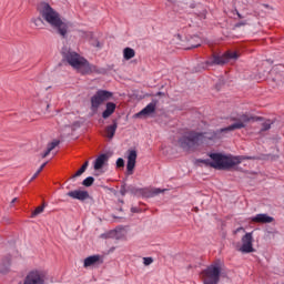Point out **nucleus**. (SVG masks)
<instances>
[{
	"label": "nucleus",
	"instance_id": "c03bdc74",
	"mask_svg": "<svg viewBox=\"0 0 284 284\" xmlns=\"http://www.w3.org/2000/svg\"><path fill=\"white\" fill-rule=\"evenodd\" d=\"M161 94H163V92H158V97H161Z\"/></svg>",
	"mask_w": 284,
	"mask_h": 284
},
{
	"label": "nucleus",
	"instance_id": "0eeeda50",
	"mask_svg": "<svg viewBox=\"0 0 284 284\" xmlns=\"http://www.w3.org/2000/svg\"><path fill=\"white\" fill-rule=\"evenodd\" d=\"M203 284H219L221 282V260H216L201 272Z\"/></svg>",
	"mask_w": 284,
	"mask_h": 284
},
{
	"label": "nucleus",
	"instance_id": "5701e85b",
	"mask_svg": "<svg viewBox=\"0 0 284 284\" xmlns=\"http://www.w3.org/2000/svg\"><path fill=\"white\" fill-rule=\"evenodd\" d=\"M191 39L192 41H195V44H191L190 47L185 48V50H194V48H201V38H199V36H194Z\"/></svg>",
	"mask_w": 284,
	"mask_h": 284
},
{
	"label": "nucleus",
	"instance_id": "72a5a7b5",
	"mask_svg": "<svg viewBox=\"0 0 284 284\" xmlns=\"http://www.w3.org/2000/svg\"><path fill=\"white\" fill-rule=\"evenodd\" d=\"M120 194L122 196H125V194H128V187H125V184L121 185Z\"/></svg>",
	"mask_w": 284,
	"mask_h": 284
},
{
	"label": "nucleus",
	"instance_id": "473e14b6",
	"mask_svg": "<svg viewBox=\"0 0 284 284\" xmlns=\"http://www.w3.org/2000/svg\"><path fill=\"white\" fill-rule=\"evenodd\" d=\"M152 263H154V258H152V257H144L143 258V264L144 265H152Z\"/></svg>",
	"mask_w": 284,
	"mask_h": 284
},
{
	"label": "nucleus",
	"instance_id": "b1692460",
	"mask_svg": "<svg viewBox=\"0 0 284 284\" xmlns=\"http://www.w3.org/2000/svg\"><path fill=\"white\" fill-rule=\"evenodd\" d=\"M262 161H277L278 155L277 154H262L261 155Z\"/></svg>",
	"mask_w": 284,
	"mask_h": 284
},
{
	"label": "nucleus",
	"instance_id": "f3484780",
	"mask_svg": "<svg viewBox=\"0 0 284 284\" xmlns=\"http://www.w3.org/2000/svg\"><path fill=\"white\" fill-rule=\"evenodd\" d=\"M10 265H12V255L9 254L1 261L0 274H8V272H10Z\"/></svg>",
	"mask_w": 284,
	"mask_h": 284
},
{
	"label": "nucleus",
	"instance_id": "49530a36",
	"mask_svg": "<svg viewBox=\"0 0 284 284\" xmlns=\"http://www.w3.org/2000/svg\"><path fill=\"white\" fill-rule=\"evenodd\" d=\"M73 125H79V122H74Z\"/></svg>",
	"mask_w": 284,
	"mask_h": 284
},
{
	"label": "nucleus",
	"instance_id": "a18cd8bd",
	"mask_svg": "<svg viewBox=\"0 0 284 284\" xmlns=\"http://www.w3.org/2000/svg\"><path fill=\"white\" fill-rule=\"evenodd\" d=\"M119 210V212H123V207H120V209H118Z\"/></svg>",
	"mask_w": 284,
	"mask_h": 284
},
{
	"label": "nucleus",
	"instance_id": "09e8293b",
	"mask_svg": "<svg viewBox=\"0 0 284 284\" xmlns=\"http://www.w3.org/2000/svg\"><path fill=\"white\" fill-rule=\"evenodd\" d=\"M113 219H118V217L113 215ZM119 219H123V217H119Z\"/></svg>",
	"mask_w": 284,
	"mask_h": 284
},
{
	"label": "nucleus",
	"instance_id": "6e6552de",
	"mask_svg": "<svg viewBox=\"0 0 284 284\" xmlns=\"http://www.w3.org/2000/svg\"><path fill=\"white\" fill-rule=\"evenodd\" d=\"M114 97V93L108 90H98L93 97H91V110L97 112L104 101H110Z\"/></svg>",
	"mask_w": 284,
	"mask_h": 284
},
{
	"label": "nucleus",
	"instance_id": "f03ea898",
	"mask_svg": "<svg viewBox=\"0 0 284 284\" xmlns=\"http://www.w3.org/2000/svg\"><path fill=\"white\" fill-rule=\"evenodd\" d=\"M61 54L62 61H67V63L80 74H103V69H99L98 65L90 63L88 59L81 57V54L75 51L68 49V47L62 48Z\"/></svg>",
	"mask_w": 284,
	"mask_h": 284
},
{
	"label": "nucleus",
	"instance_id": "f704fd0d",
	"mask_svg": "<svg viewBox=\"0 0 284 284\" xmlns=\"http://www.w3.org/2000/svg\"><path fill=\"white\" fill-rule=\"evenodd\" d=\"M242 26H247V21H240L235 23L234 28H241Z\"/></svg>",
	"mask_w": 284,
	"mask_h": 284
},
{
	"label": "nucleus",
	"instance_id": "4c0bfd02",
	"mask_svg": "<svg viewBox=\"0 0 284 284\" xmlns=\"http://www.w3.org/2000/svg\"><path fill=\"white\" fill-rule=\"evenodd\" d=\"M39 171L36 172V174L30 179V183H32V181H34V179H37V176H39Z\"/></svg>",
	"mask_w": 284,
	"mask_h": 284
},
{
	"label": "nucleus",
	"instance_id": "58836bf2",
	"mask_svg": "<svg viewBox=\"0 0 284 284\" xmlns=\"http://www.w3.org/2000/svg\"><path fill=\"white\" fill-rule=\"evenodd\" d=\"M276 73H277L276 69H273V70L270 71V77H274V74H276Z\"/></svg>",
	"mask_w": 284,
	"mask_h": 284
},
{
	"label": "nucleus",
	"instance_id": "4be33fe9",
	"mask_svg": "<svg viewBox=\"0 0 284 284\" xmlns=\"http://www.w3.org/2000/svg\"><path fill=\"white\" fill-rule=\"evenodd\" d=\"M47 205L48 204L45 202H43L42 205L38 206L34 211H32L31 219H34V216H39V214H42V212L45 210Z\"/></svg>",
	"mask_w": 284,
	"mask_h": 284
},
{
	"label": "nucleus",
	"instance_id": "7ed1b4c3",
	"mask_svg": "<svg viewBox=\"0 0 284 284\" xmlns=\"http://www.w3.org/2000/svg\"><path fill=\"white\" fill-rule=\"evenodd\" d=\"M231 120L235 121V123L226 128L213 132H200V134L203 135V143H205L206 140L214 141V139H221V134H223V132H234V130H243V128H245V123H256V121H263V116H254L245 113L237 118H231Z\"/></svg>",
	"mask_w": 284,
	"mask_h": 284
},
{
	"label": "nucleus",
	"instance_id": "1a4fd4ad",
	"mask_svg": "<svg viewBox=\"0 0 284 284\" xmlns=\"http://www.w3.org/2000/svg\"><path fill=\"white\" fill-rule=\"evenodd\" d=\"M252 243H254L252 233H246L242 236V246L240 247V252H242V254H252V252H256Z\"/></svg>",
	"mask_w": 284,
	"mask_h": 284
},
{
	"label": "nucleus",
	"instance_id": "6ab92c4d",
	"mask_svg": "<svg viewBox=\"0 0 284 284\" xmlns=\"http://www.w3.org/2000/svg\"><path fill=\"white\" fill-rule=\"evenodd\" d=\"M116 128H119V122L116 120H113L112 124L105 128L108 139H114V134H116Z\"/></svg>",
	"mask_w": 284,
	"mask_h": 284
},
{
	"label": "nucleus",
	"instance_id": "2f4dec72",
	"mask_svg": "<svg viewBox=\"0 0 284 284\" xmlns=\"http://www.w3.org/2000/svg\"><path fill=\"white\" fill-rule=\"evenodd\" d=\"M116 168H125V160H123V158L116 160Z\"/></svg>",
	"mask_w": 284,
	"mask_h": 284
},
{
	"label": "nucleus",
	"instance_id": "c85d7f7f",
	"mask_svg": "<svg viewBox=\"0 0 284 284\" xmlns=\"http://www.w3.org/2000/svg\"><path fill=\"white\" fill-rule=\"evenodd\" d=\"M59 143H61V141L54 140L53 142L48 144L47 150L52 152V150H54V148H57V145H59Z\"/></svg>",
	"mask_w": 284,
	"mask_h": 284
},
{
	"label": "nucleus",
	"instance_id": "f8f14e48",
	"mask_svg": "<svg viewBox=\"0 0 284 284\" xmlns=\"http://www.w3.org/2000/svg\"><path fill=\"white\" fill-rule=\"evenodd\" d=\"M168 189H141L140 195L144 199H154V196H159V194H163Z\"/></svg>",
	"mask_w": 284,
	"mask_h": 284
},
{
	"label": "nucleus",
	"instance_id": "aec40b11",
	"mask_svg": "<svg viewBox=\"0 0 284 284\" xmlns=\"http://www.w3.org/2000/svg\"><path fill=\"white\" fill-rule=\"evenodd\" d=\"M134 57H136V51H134V49L130 47L124 48L123 58L125 61H130V59H134Z\"/></svg>",
	"mask_w": 284,
	"mask_h": 284
},
{
	"label": "nucleus",
	"instance_id": "a211bd4d",
	"mask_svg": "<svg viewBox=\"0 0 284 284\" xmlns=\"http://www.w3.org/2000/svg\"><path fill=\"white\" fill-rule=\"evenodd\" d=\"M115 110H116V104L114 102H108L106 109L102 112V118L110 119V116L114 114Z\"/></svg>",
	"mask_w": 284,
	"mask_h": 284
},
{
	"label": "nucleus",
	"instance_id": "de8ad7c7",
	"mask_svg": "<svg viewBox=\"0 0 284 284\" xmlns=\"http://www.w3.org/2000/svg\"><path fill=\"white\" fill-rule=\"evenodd\" d=\"M235 170H237V171H239V170H241V168L236 166V168H235Z\"/></svg>",
	"mask_w": 284,
	"mask_h": 284
},
{
	"label": "nucleus",
	"instance_id": "412c9836",
	"mask_svg": "<svg viewBox=\"0 0 284 284\" xmlns=\"http://www.w3.org/2000/svg\"><path fill=\"white\" fill-rule=\"evenodd\" d=\"M88 165H90V162L85 161L83 165L75 172V174L71 176V179H77V176H81V174H83L88 170Z\"/></svg>",
	"mask_w": 284,
	"mask_h": 284
},
{
	"label": "nucleus",
	"instance_id": "f257e3e1",
	"mask_svg": "<svg viewBox=\"0 0 284 284\" xmlns=\"http://www.w3.org/2000/svg\"><path fill=\"white\" fill-rule=\"evenodd\" d=\"M210 159L203 160L199 159L197 163H203L205 168H213L214 170H231L232 168H236V165H241L243 161H255V156H229L223 153H210Z\"/></svg>",
	"mask_w": 284,
	"mask_h": 284
},
{
	"label": "nucleus",
	"instance_id": "c9c22d12",
	"mask_svg": "<svg viewBox=\"0 0 284 284\" xmlns=\"http://www.w3.org/2000/svg\"><path fill=\"white\" fill-rule=\"evenodd\" d=\"M45 165H48V162H44L38 170V174H41V172H43V168H45Z\"/></svg>",
	"mask_w": 284,
	"mask_h": 284
},
{
	"label": "nucleus",
	"instance_id": "8fccbe9b",
	"mask_svg": "<svg viewBox=\"0 0 284 284\" xmlns=\"http://www.w3.org/2000/svg\"><path fill=\"white\" fill-rule=\"evenodd\" d=\"M50 97H51V95L49 94V95L47 97V99H50Z\"/></svg>",
	"mask_w": 284,
	"mask_h": 284
},
{
	"label": "nucleus",
	"instance_id": "79ce46f5",
	"mask_svg": "<svg viewBox=\"0 0 284 284\" xmlns=\"http://www.w3.org/2000/svg\"><path fill=\"white\" fill-rule=\"evenodd\" d=\"M18 199L14 197L12 201H11V205H14V203H17Z\"/></svg>",
	"mask_w": 284,
	"mask_h": 284
},
{
	"label": "nucleus",
	"instance_id": "dca6fc26",
	"mask_svg": "<svg viewBox=\"0 0 284 284\" xmlns=\"http://www.w3.org/2000/svg\"><path fill=\"white\" fill-rule=\"evenodd\" d=\"M251 221L252 223H262V224H265V223H273L274 221V217L265 214V213H260L253 217H251Z\"/></svg>",
	"mask_w": 284,
	"mask_h": 284
},
{
	"label": "nucleus",
	"instance_id": "20e7f679",
	"mask_svg": "<svg viewBox=\"0 0 284 284\" xmlns=\"http://www.w3.org/2000/svg\"><path fill=\"white\" fill-rule=\"evenodd\" d=\"M42 19L50 23V26L62 37V39H68V28H70V22L61 20V16L48 3H42L40 10Z\"/></svg>",
	"mask_w": 284,
	"mask_h": 284
},
{
	"label": "nucleus",
	"instance_id": "4468645a",
	"mask_svg": "<svg viewBox=\"0 0 284 284\" xmlns=\"http://www.w3.org/2000/svg\"><path fill=\"white\" fill-rule=\"evenodd\" d=\"M92 265H103V257L101 255H91L84 258L83 267H92Z\"/></svg>",
	"mask_w": 284,
	"mask_h": 284
},
{
	"label": "nucleus",
	"instance_id": "393cba45",
	"mask_svg": "<svg viewBox=\"0 0 284 284\" xmlns=\"http://www.w3.org/2000/svg\"><path fill=\"white\" fill-rule=\"evenodd\" d=\"M82 185L84 187H92V185H94V178L92 176H88L82 181Z\"/></svg>",
	"mask_w": 284,
	"mask_h": 284
},
{
	"label": "nucleus",
	"instance_id": "7c9ffc66",
	"mask_svg": "<svg viewBox=\"0 0 284 284\" xmlns=\"http://www.w3.org/2000/svg\"><path fill=\"white\" fill-rule=\"evenodd\" d=\"M40 105H41V108H44L45 112H48V110H50V101H48V100L41 101Z\"/></svg>",
	"mask_w": 284,
	"mask_h": 284
},
{
	"label": "nucleus",
	"instance_id": "e433bc0d",
	"mask_svg": "<svg viewBox=\"0 0 284 284\" xmlns=\"http://www.w3.org/2000/svg\"><path fill=\"white\" fill-rule=\"evenodd\" d=\"M50 152H52V151H49L48 149H47V151L44 152V153H42V159H45V156H48L49 154H50Z\"/></svg>",
	"mask_w": 284,
	"mask_h": 284
},
{
	"label": "nucleus",
	"instance_id": "cd10ccee",
	"mask_svg": "<svg viewBox=\"0 0 284 284\" xmlns=\"http://www.w3.org/2000/svg\"><path fill=\"white\" fill-rule=\"evenodd\" d=\"M32 23H34L36 28H43V19L41 18H33Z\"/></svg>",
	"mask_w": 284,
	"mask_h": 284
},
{
	"label": "nucleus",
	"instance_id": "9d476101",
	"mask_svg": "<svg viewBox=\"0 0 284 284\" xmlns=\"http://www.w3.org/2000/svg\"><path fill=\"white\" fill-rule=\"evenodd\" d=\"M136 150L129 151L128 163H126V174H134V168H136Z\"/></svg>",
	"mask_w": 284,
	"mask_h": 284
},
{
	"label": "nucleus",
	"instance_id": "a19ab883",
	"mask_svg": "<svg viewBox=\"0 0 284 284\" xmlns=\"http://www.w3.org/2000/svg\"><path fill=\"white\" fill-rule=\"evenodd\" d=\"M235 12H236L239 19H243V16H242L241 13H239V10H237V9H235Z\"/></svg>",
	"mask_w": 284,
	"mask_h": 284
},
{
	"label": "nucleus",
	"instance_id": "37998d69",
	"mask_svg": "<svg viewBox=\"0 0 284 284\" xmlns=\"http://www.w3.org/2000/svg\"><path fill=\"white\" fill-rule=\"evenodd\" d=\"M193 212H199V207L195 206V207L193 209Z\"/></svg>",
	"mask_w": 284,
	"mask_h": 284
},
{
	"label": "nucleus",
	"instance_id": "2eb2a0df",
	"mask_svg": "<svg viewBox=\"0 0 284 284\" xmlns=\"http://www.w3.org/2000/svg\"><path fill=\"white\" fill-rule=\"evenodd\" d=\"M108 161H110V155H108V153L100 154L94 161V170H102L103 165H105Z\"/></svg>",
	"mask_w": 284,
	"mask_h": 284
},
{
	"label": "nucleus",
	"instance_id": "ddd939ff",
	"mask_svg": "<svg viewBox=\"0 0 284 284\" xmlns=\"http://www.w3.org/2000/svg\"><path fill=\"white\" fill-rule=\"evenodd\" d=\"M70 199H75L77 201H88L90 193L88 191L74 190L67 193Z\"/></svg>",
	"mask_w": 284,
	"mask_h": 284
},
{
	"label": "nucleus",
	"instance_id": "39448f33",
	"mask_svg": "<svg viewBox=\"0 0 284 284\" xmlns=\"http://www.w3.org/2000/svg\"><path fill=\"white\" fill-rule=\"evenodd\" d=\"M239 59V52L226 51L222 55L219 53H213L209 60L197 64L196 70L201 72V70H207L212 65H225V63H230V61H236Z\"/></svg>",
	"mask_w": 284,
	"mask_h": 284
},
{
	"label": "nucleus",
	"instance_id": "bb28decb",
	"mask_svg": "<svg viewBox=\"0 0 284 284\" xmlns=\"http://www.w3.org/2000/svg\"><path fill=\"white\" fill-rule=\"evenodd\" d=\"M272 128V121L267 120L266 122L262 123L261 132H267V130H271Z\"/></svg>",
	"mask_w": 284,
	"mask_h": 284
},
{
	"label": "nucleus",
	"instance_id": "3c124183",
	"mask_svg": "<svg viewBox=\"0 0 284 284\" xmlns=\"http://www.w3.org/2000/svg\"><path fill=\"white\" fill-rule=\"evenodd\" d=\"M120 203H123V200H120Z\"/></svg>",
	"mask_w": 284,
	"mask_h": 284
},
{
	"label": "nucleus",
	"instance_id": "9b49d317",
	"mask_svg": "<svg viewBox=\"0 0 284 284\" xmlns=\"http://www.w3.org/2000/svg\"><path fill=\"white\" fill-rule=\"evenodd\" d=\"M156 103H159V100H152V102L136 113L135 116L141 119V116H150V114H154V112H156Z\"/></svg>",
	"mask_w": 284,
	"mask_h": 284
},
{
	"label": "nucleus",
	"instance_id": "423d86ee",
	"mask_svg": "<svg viewBox=\"0 0 284 284\" xmlns=\"http://www.w3.org/2000/svg\"><path fill=\"white\" fill-rule=\"evenodd\" d=\"M178 143L184 152H194L200 145H203V134L196 131L185 132Z\"/></svg>",
	"mask_w": 284,
	"mask_h": 284
},
{
	"label": "nucleus",
	"instance_id": "ea45409f",
	"mask_svg": "<svg viewBox=\"0 0 284 284\" xmlns=\"http://www.w3.org/2000/svg\"><path fill=\"white\" fill-rule=\"evenodd\" d=\"M131 212H132L133 214H136V213H139V209H136V207H131Z\"/></svg>",
	"mask_w": 284,
	"mask_h": 284
},
{
	"label": "nucleus",
	"instance_id": "a878e982",
	"mask_svg": "<svg viewBox=\"0 0 284 284\" xmlns=\"http://www.w3.org/2000/svg\"><path fill=\"white\" fill-rule=\"evenodd\" d=\"M128 192L130 194H133L134 196H136V194H141V189L134 186V185H129L128 186Z\"/></svg>",
	"mask_w": 284,
	"mask_h": 284
},
{
	"label": "nucleus",
	"instance_id": "c756f323",
	"mask_svg": "<svg viewBox=\"0 0 284 284\" xmlns=\"http://www.w3.org/2000/svg\"><path fill=\"white\" fill-rule=\"evenodd\" d=\"M271 81H273V83H281V81H283V75L277 73L275 77L271 78Z\"/></svg>",
	"mask_w": 284,
	"mask_h": 284
}]
</instances>
